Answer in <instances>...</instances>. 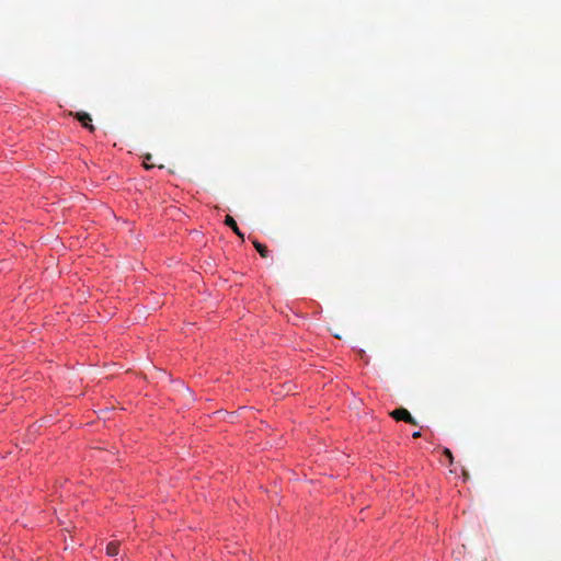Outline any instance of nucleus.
<instances>
[{
    "mask_svg": "<svg viewBox=\"0 0 561 561\" xmlns=\"http://www.w3.org/2000/svg\"><path fill=\"white\" fill-rule=\"evenodd\" d=\"M70 115L75 116L81 123V125L83 127H85L87 129H89L90 131L94 130V126L92 125V118L89 113L76 112V113H70Z\"/></svg>",
    "mask_w": 561,
    "mask_h": 561,
    "instance_id": "obj_2",
    "label": "nucleus"
},
{
    "mask_svg": "<svg viewBox=\"0 0 561 561\" xmlns=\"http://www.w3.org/2000/svg\"><path fill=\"white\" fill-rule=\"evenodd\" d=\"M412 437H413V438H419V437H421V432H414V433L412 434Z\"/></svg>",
    "mask_w": 561,
    "mask_h": 561,
    "instance_id": "obj_8",
    "label": "nucleus"
},
{
    "mask_svg": "<svg viewBox=\"0 0 561 561\" xmlns=\"http://www.w3.org/2000/svg\"><path fill=\"white\" fill-rule=\"evenodd\" d=\"M152 159V156L151 154H146L145 156V159H144V167L149 170V169H152L154 165L150 163V160Z\"/></svg>",
    "mask_w": 561,
    "mask_h": 561,
    "instance_id": "obj_6",
    "label": "nucleus"
},
{
    "mask_svg": "<svg viewBox=\"0 0 561 561\" xmlns=\"http://www.w3.org/2000/svg\"><path fill=\"white\" fill-rule=\"evenodd\" d=\"M444 455L446 456V458L449 460L450 463L454 461V456H453L450 449L445 448L444 449Z\"/></svg>",
    "mask_w": 561,
    "mask_h": 561,
    "instance_id": "obj_7",
    "label": "nucleus"
},
{
    "mask_svg": "<svg viewBox=\"0 0 561 561\" xmlns=\"http://www.w3.org/2000/svg\"><path fill=\"white\" fill-rule=\"evenodd\" d=\"M391 417H393L396 421H403L405 423H409L411 425H417V422L415 421V419L411 415V413L404 409V408H399V409H396L393 410L391 413H390Z\"/></svg>",
    "mask_w": 561,
    "mask_h": 561,
    "instance_id": "obj_1",
    "label": "nucleus"
},
{
    "mask_svg": "<svg viewBox=\"0 0 561 561\" xmlns=\"http://www.w3.org/2000/svg\"><path fill=\"white\" fill-rule=\"evenodd\" d=\"M253 245L255 247V249L257 250L262 257L268 256L270 251L265 244L260 243L257 240H253Z\"/></svg>",
    "mask_w": 561,
    "mask_h": 561,
    "instance_id": "obj_5",
    "label": "nucleus"
},
{
    "mask_svg": "<svg viewBox=\"0 0 561 561\" xmlns=\"http://www.w3.org/2000/svg\"><path fill=\"white\" fill-rule=\"evenodd\" d=\"M225 224L233 230V232L241 239L244 240V234L240 231L236 220L230 216L227 215L225 218Z\"/></svg>",
    "mask_w": 561,
    "mask_h": 561,
    "instance_id": "obj_3",
    "label": "nucleus"
},
{
    "mask_svg": "<svg viewBox=\"0 0 561 561\" xmlns=\"http://www.w3.org/2000/svg\"><path fill=\"white\" fill-rule=\"evenodd\" d=\"M119 551V541H111L106 546V553L111 557H115Z\"/></svg>",
    "mask_w": 561,
    "mask_h": 561,
    "instance_id": "obj_4",
    "label": "nucleus"
}]
</instances>
